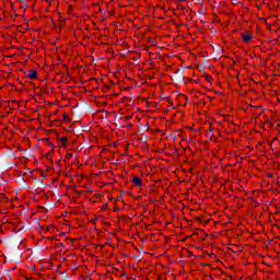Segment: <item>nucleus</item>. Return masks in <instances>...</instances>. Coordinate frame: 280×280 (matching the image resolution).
Segmentation results:
<instances>
[{
  "instance_id": "12",
  "label": "nucleus",
  "mask_w": 280,
  "mask_h": 280,
  "mask_svg": "<svg viewBox=\"0 0 280 280\" xmlns=\"http://www.w3.org/2000/svg\"><path fill=\"white\" fill-rule=\"evenodd\" d=\"M178 1H182V2H183V1H185V0H178Z\"/></svg>"
},
{
  "instance_id": "11",
  "label": "nucleus",
  "mask_w": 280,
  "mask_h": 280,
  "mask_svg": "<svg viewBox=\"0 0 280 280\" xmlns=\"http://www.w3.org/2000/svg\"><path fill=\"white\" fill-rule=\"evenodd\" d=\"M39 183H40V185H43V184H44V182H43V180H39Z\"/></svg>"
},
{
  "instance_id": "10",
  "label": "nucleus",
  "mask_w": 280,
  "mask_h": 280,
  "mask_svg": "<svg viewBox=\"0 0 280 280\" xmlns=\"http://www.w3.org/2000/svg\"><path fill=\"white\" fill-rule=\"evenodd\" d=\"M207 80H211V77H207Z\"/></svg>"
},
{
  "instance_id": "4",
  "label": "nucleus",
  "mask_w": 280,
  "mask_h": 280,
  "mask_svg": "<svg viewBox=\"0 0 280 280\" xmlns=\"http://www.w3.org/2000/svg\"><path fill=\"white\" fill-rule=\"evenodd\" d=\"M27 78H30V80H36V78H38V72H36V70H31V73L27 75Z\"/></svg>"
},
{
  "instance_id": "3",
  "label": "nucleus",
  "mask_w": 280,
  "mask_h": 280,
  "mask_svg": "<svg viewBox=\"0 0 280 280\" xmlns=\"http://www.w3.org/2000/svg\"><path fill=\"white\" fill-rule=\"evenodd\" d=\"M242 38L244 43H250V40H253V35L250 33H246L242 35Z\"/></svg>"
},
{
  "instance_id": "2",
  "label": "nucleus",
  "mask_w": 280,
  "mask_h": 280,
  "mask_svg": "<svg viewBox=\"0 0 280 280\" xmlns=\"http://www.w3.org/2000/svg\"><path fill=\"white\" fill-rule=\"evenodd\" d=\"M132 183L136 187H141V185H143V179H141L139 176H135L132 178Z\"/></svg>"
},
{
  "instance_id": "5",
  "label": "nucleus",
  "mask_w": 280,
  "mask_h": 280,
  "mask_svg": "<svg viewBox=\"0 0 280 280\" xmlns=\"http://www.w3.org/2000/svg\"><path fill=\"white\" fill-rule=\"evenodd\" d=\"M59 141L61 142V148H65V145H67V141H69V139H67V137H61V138H59Z\"/></svg>"
},
{
  "instance_id": "1",
  "label": "nucleus",
  "mask_w": 280,
  "mask_h": 280,
  "mask_svg": "<svg viewBox=\"0 0 280 280\" xmlns=\"http://www.w3.org/2000/svg\"><path fill=\"white\" fill-rule=\"evenodd\" d=\"M184 73H185V70H183V69H177L175 71V80H176V82H180V83L185 82Z\"/></svg>"
},
{
  "instance_id": "7",
  "label": "nucleus",
  "mask_w": 280,
  "mask_h": 280,
  "mask_svg": "<svg viewBox=\"0 0 280 280\" xmlns=\"http://www.w3.org/2000/svg\"><path fill=\"white\" fill-rule=\"evenodd\" d=\"M65 121H69V117L67 115L63 116Z\"/></svg>"
},
{
  "instance_id": "6",
  "label": "nucleus",
  "mask_w": 280,
  "mask_h": 280,
  "mask_svg": "<svg viewBox=\"0 0 280 280\" xmlns=\"http://www.w3.org/2000/svg\"><path fill=\"white\" fill-rule=\"evenodd\" d=\"M198 69H199V71H205V65H199Z\"/></svg>"
},
{
  "instance_id": "9",
  "label": "nucleus",
  "mask_w": 280,
  "mask_h": 280,
  "mask_svg": "<svg viewBox=\"0 0 280 280\" xmlns=\"http://www.w3.org/2000/svg\"><path fill=\"white\" fill-rule=\"evenodd\" d=\"M214 130H215V129L212 128V129H210V132H214Z\"/></svg>"
},
{
  "instance_id": "8",
  "label": "nucleus",
  "mask_w": 280,
  "mask_h": 280,
  "mask_svg": "<svg viewBox=\"0 0 280 280\" xmlns=\"http://www.w3.org/2000/svg\"><path fill=\"white\" fill-rule=\"evenodd\" d=\"M48 161H51V155L47 154Z\"/></svg>"
}]
</instances>
